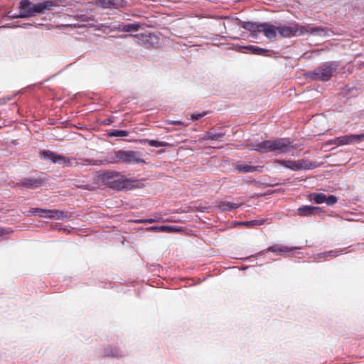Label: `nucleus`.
<instances>
[{"label":"nucleus","mask_w":364,"mask_h":364,"mask_svg":"<svg viewBox=\"0 0 364 364\" xmlns=\"http://www.w3.org/2000/svg\"><path fill=\"white\" fill-rule=\"evenodd\" d=\"M58 4L56 1L53 0H46L43 2L36 4L31 6V8L27 11H20V16L21 17H30L33 16L37 14L44 13L46 11L51 10L53 7L57 6Z\"/></svg>","instance_id":"423d86ee"},{"label":"nucleus","mask_w":364,"mask_h":364,"mask_svg":"<svg viewBox=\"0 0 364 364\" xmlns=\"http://www.w3.org/2000/svg\"><path fill=\"white\" fill-rule=\"evenodd\" d=\"M8 232H9V231H8L7 230L0 228V237L3 236L5 233Z\"/></svg>","instance_id":"58836bf2"},{"label":"nucleus","mask_w":364,"mask_h":364,"mask_svg":"<svg viewBox=\"0 0 364 364\" xmlns=\"http://www.w3.org/2000/svg\"><path fill=\"white\" fill-rule=\"evenodd\" d=\"M20 16V13L18 15L11 14L10 12L8 13V17L11 18H22L21 16Z\"/></svg>","instance_id":"4c0bfd02"},{"label":"nucleus","mask_w":364,"mask_h":364,"mask_svg":"<svg viewBox=\"0 0 364 364\" xmlns=\"http://www.w3.org/2000/svg\"><path fill=\"white\" fill-rule=\"evenodd\" d=\"M321 208L316 206L302 205L296 210V214L301 217H311L320 214Z\"/></svg>","instance_id":"ddd939ff"},{"label":"nucleus","mask_w":364,"mask_h":364,"mask_svg":"<svg viewBox=\"0 0 364 364\" xmlns=\"http://www.w3.org/2000/svg\"><path fill=\"white\" fill-rule=\"evenodd\" d=\"M248 48L252 50L253 53L259 55H262L267 51V50L257 46H250Z\"/></svg>","instance_id":"c756f323"},{"label":"nucleus","mask_w":364,"mask_h":364,"mask_svg":"<svg viewBox=\"0 0 364 364\" xmlns=\"http://www.w3.org/2000/svg\"><path fill=\"white\" fill-rule=\"evenodd\" d=\"M274 164H279L294 171L299 170H310L316 167V165L311 161L304 159L298 161L277 159L274 161Z\"/></svg>","instance_id":"39448f33"},{"label":"nucleus","mask_w":364,"mask_h":364,"mask_svg":"<svg viewBox=\"0 0 364 364\" xmlns=\"http://www.w3.org/2000/svg\"><path fill=\"white\" fill-rule=\"evenodd\" d=\"M120 154L121 163H127L130 164L145 163L144 160L141 159V155L139 152L120 150Z\"/></svg>","instance_id":"1a4fd4ad"},{"label":"nucleus","mask_w":364,"mask_h":364,"mask_svg":"<svg viewBox=\"0 0 364 364\" xmlns=\"http://www.w3.org/2000/svg\"><path fill=\"white\" fill-rule=\"evenodd\" d=\"M338 255L339 252L331 250L322 253H318L314 256V259L316 262H321L323 260H326L328 257H336Z\"/></svg>","instance_id":"aec40b11"},{"label":"nucleus","mask_w":364,"mask_h":364,"mask_svg":"<svg viewBox=\"0 0 364 364\" xmlns=\"http://www.w3.org/2000/svg\"><path fill=\"white\" fill-rule=\"evenodd\" d=\"M142 28V24L139 23H127L124 24L122 28V32H132L137 31Z\"/></svg>","instance_id":"5701e85b"},{"label":"nucleus","mask_w":364,"mask_h":364,"mask_svg":"<svg viewBox=\"0 0 364 364\" xmlns=\"http://www.w3.org/2000/svg\"><path fill=\"white\" fill-rule=\"evenodd\" d=\"M235 168L237 171L242 173H250L254 171H259L261 167L260 166H250L247 164H238L235 166Z\"/></svg>","instance_id":"412c9836"},{"label":"nucleus","mask_w":364,"mask_h":364,"mask_svg":"<svg viewBox=\"0 0 364 364\" xmlns=\"http://www.w3.org/2000/svg\"><path fill=\"white\" fill-rule=\"evenodd\" d=\"M242 205V203H231L229 201H220L218 204V208L223 212L230 211L237 209Z\"/></svg>","instance_id":"f3484780"},{"label":"nucleus","mask_w":364,"mask_h":364,"mask_svg":"<svg viewBox=\"0 0 364 364\" xmlns=\"http://www.w3.org/2000/svg\"><path fill=\"white\" fill-rule=\"evenodd\" d=\"M29 213L33 215H38L41 218H63V213L58 210L43 209V208H31Z\"/></svg>","instance_id":"9d476101"},{"label":"nucleus","mask_w":364,"mask_h":364,"mask_svg":"<svg viewBox=\"0 0 364 364\" xmlns=\"http://www.w3.org/2000/svg\"><path fill=\"white\" fill-rule=\"evenodd\" d=\"M364 139V134H350L336 137L328 141V144H335L337 146H343L360 142Z\"/></svg>","instance_id":"6e6552de"},{"label":"nucleus","mask_w":364,"mask_h":364,"mask_svg":"<svg viewBox=\"0 0 364 364\" xmlns=\"http://www.w3.org/2000/svg\"><path fill=\"white\" fill-rule=\"evenodd\" d=\"M336 62H326L312 71L307 73L306 76L314 80L328 81L338 68Z\"/></svg>","instance_id":"20e7f679"},{"label":"nucleus","mask_w":364,"mask_h":364,"mask_svg":"<svg viewBox=\"0 0 364 364\" xmlns=\"http://www.w3.org/2000/svg\"><path fill=\"white\" fill-rule=\"evenodd\" d=\"M44 180L38 177H27L21 180L18 183V186L25 187L26 188H36L41 187L43 183Z\"/></svg>","instance_id":"f8f14e48"},{"label":"nucleus","mask_w":364,"mask_h":364,"mask_svg":"<svg viewBox=\"0 0 364 364\" xmlns=\"http://www.w3.org/2000/svg\"><path fill=\"white\" fill-rule=\"evenodd\" d=\"M124 26V23H120V24H118V25H116V26H113L112 27H109V31H122V28H123V26ZM107 28H108V26H106Z\"/></svg>","instance_id":"473e14b6"},{"label":"nucleus","mask_w":364,"mask_h":364,"mask_svg":"<svg viewBox=\"0 0 364 364\" xmlns=\"http://www.w3.org/2000/svg\"><path fill=\"white\" fill-rule=\"evenodd\" d=\"M278 33L284 38L300 36L305 34H311L316 36H326V30L320 26H311L310 25H300L296 22L290 23L287 26H277Z\"/></svg>","instance_id":"f257e3e1"},{"label":"nucleus","mask_w":364,"mask_h":364,"mask_svg":"<svg viewBox=\"0 0 364 364\" xmlns=\"http://www.w3.org/2000/svg\"><path fill=\"white\" fill-rule=\"evenodd\" d=\"M297 247H289L287 246H284V245H272L271 247H269L267 250V251H269V252H275V253H277V254H282V253H284V252H291L294 250H296Z\"/></svg>","instance_id":"a211bd4d"},{"label":"nucleus","mask_w":364,"mask_h":364,"mask_svg":"<svg viewBox=\"0 0 364 364\" xmlns=\"http://www.w3.org/2000/svg\"><path fill=\"white\" fill-rule=\"evenodd\" d=\"M96 4L105 9H119L124 7L127 1L124 0H96Z\"/></svg>","instance_id":"4468645a"},{"label":"nucleus","mask_w":364,"mask_h":364,"mask_svg":"<svg viewBox=\"0 0 364 364\" xmlns=\"http://www.w3.org/2000/svg\"><path fill=\"white\" fill-rule=\"evenodd\" d=\"M310 199L316 204L325 203L326 196L323 193H313L310 195Z\"/></svg>","instance_id":"4be33fe9"},{"label":"nucleus","mask_w":364,"mask_h":364,"mask_svg":"<svg viewBox=\"0 0 364 364\" xmlns=\"http://www.w3.org/2000/svg\"><path fill=\"white\" fill-rule=\"evenodd\" d=\"M171 228L170 226H160V227H151L149 228L150 230H166L167 229H171Z\"/></svg>","instance_id":"c9c22d12"},{"label":"nucleus","mask_w":364,"mask_h":364,"mask_svg":"<svg viewBox=\"0 0 364 364\" xmlns=\"http://www.w3.org/2000/svg\"><path fill=\"white\" fill-rule=\"evenodd\" d=\"M109 136H127L128 135V132L125 130H114L108 134Z\"/></svg>","instance_id":"cd10ccee"},{"label":"nucleus","mask_w":364,"mask_h":364,"mask_svg":"<svg viewBox=\"0 0 364 364\" xmlns=\"http://www.w3.org/2000/svg\"><path fill=\"white\" fill-rule=\"evenodd\" d=\"M41 157L45 160L50 161L58 164L63 167H68L73 165L74 159H68L62 155L56 154L50 151H43L41 152Z\"/></svg>","instance_id":"0eeeda50"},{"label":"nucleus","mask_w":364,"mask_h":364,"mask_svg":"<svg viewBox=\"0 0 364 364\" xmlns=\"http://www.w3.org/2000/svg\"><path fill=\"white\" fill-rule=\"evenodd\" d=\"M224 136V132H208L201 139L203 140H217L218 138Z\"/></svg>","instance_id":"b1692460"},{"label":"nucleus","mask_w":364,"mask_h":364,"mask_svg":"<svg viewBox=\"0 0 364 364\" xmlns=\"http://www.w3.org/2000/svg\"><path fill=\"white\" fill-rule=\"evenodd\" d=\"M237 21H239V25L243 28L244 29H246L247 31H250L252 33V36H255L257 33H259V24L261 23H255V22H251V21H242L239 20L238 18H235Z\"/></svg>","instance_id":"dca6fc26"},{"label":"nucleus","mask_w":364,"mask_h":364,"mask_svg":"<svg viewBox=\"0 0 364 364\" xmlns=\"http://www.w3.org/2000/svg\"><path fill=\"white\" fill-rule=\"evenodd\" d=\"M31 4L28 0H23L21 1V7L23 11H27L29 8L31 7Z\"/></svg>","instance_id":"2f4dec72"},{"label":"nucleus","mask_w":364,"mask_h":364,"mask_svg":"<svg viewBox=\"0 0 364 364\" xmlns=\"http://www.w3.org/2000/svg\"><path fill=\"white\" fill-rule=\"evenodd\" d=\"M31 26H33V24L28 23H23V24L19 25V26H16V25H13V26L5 25V26H3L2 27L3 28L21 27V28H28Z\"/></svg>","instance_id":"72a5a7b5"},{"label":"nucleus","mask_w":364,"mask_h":364,"mask_svg":"<svg viewBox=\"0 0 364 364\" xmlns=\"http://www.w3.org/2000/svg\"><path fill=\"white\" fill-rule=\"evenodd\" d=\"M147 144L154 147H164L168 145V144L165 141H160L154 139H147Z\"/></svg>","instance_id":"bb28decb"},{"label":"nucleus","mask_w":364,"mask_h":364,"mask_svg":"<svg viewBox=\"0 0 364 364\" xmlns=\"http://www.w3.org/2000/svg\"><path fill=\"white\" fill-rule=\"evenodd\" d=\"M165 122L168 124L181 125L183 127H187L188 125L184 122L180 120H166Z\"/></svg>","instance_id":"7c9ffc66"},{"label":"nucleus","mask_w":364,"mask_h":364,"mask_svg":"<svg viewBox=\"0 0 364 364\" xmlns=\"http://www.w3.org/2000/svg\"><path fill=\"white\" fill-rule=\"evenodd\" d=\"M205 115V112L202 113H193L191 115L192 120H198Z\"/></svg>","instance_id":"f704fd0d"},{"label":"nucleus","mask_w":364,"mask_h":364,"mask_svg":"<svg viewBox=\"0 0 364 364\" xmlns=\"http://www.w3.org/2000/svg\"><path fill=\"white\" fill-rule=\"evenodd\" d=\"M101 181L110 188L121 191L130 186V180L124 175L114 171H103L100 174Z\"/></svg>","instance_id":"7ed1b4c3"},{"label":"nucleus","mask_w":364,"mask_h":364,"mask_svg":"<svg viewBox=\"0 0 364 364\" xmlns=\"http://www.w3.org/2000/svg\"><path fill=\"white\" fill-rule=\"evenodd\" d=\"M102 355L118 358L122 355V353L119 348L108 346L103 349Z\"/></svg>","instance_id":"6ab92c4d"},{"label":"nucleus","mask_w":364,"mask_h":364,"mask_svg":"<svg viewBox=\"0 0 364 364\" xmlns=\"http://www.w3.org/2000/svg\"><path fill=\"white\" fill-rule=\"evenodd\" d=\"M127 36H134L135 38H137L139 40H141L144 43H148L149 39L151 38L153 36L152 34L146 35L144 33L141 34H136V35H125L123 36V38H127Z\"/></svg>","instance_id":"a878e982"},{"label":"nucleus","mask_w":364,"mask_h":364,"mask_svg":"<svg viewBox=\"0 0 364 364\" xmlns=\"http://www.w3.org/2000/svg\"><path fill=\"white\" fill-rule=\"evenodd\" d=\"M265 219H260L240 222L239 224L245 226H258L263 225Z\"/></svg>","instance_id":"393cba45"},{"label":"nucleus","mask_w":364,"mask_h":364,"mask_svg":"<svg viewBox=\"0 0 364 364\" xmlns=\"http://www.w3.org/2000/svg\"><path fill=\"white\" fill-rule=\"evenodd\" d=\"M154 221V220L153 219L136 220L137 223H152Z\"/></svg>","instance_id":"e433bc0d"},{"label":"nucleus","mask_w":364,"mask_h":364,"mask_svg":"<svg viewBox=\"0 0 364 364\" xmlns=\"http://www.w3.org/2000/svg\"><path fill=\"white\" fill-rule=\"evenodd\" d=\"M337 201H338L337 198L333 195H331V196H328V197L326 196L325 203L327 204L328 205H334L335 203H336Z\"/></svg>","instance_id":"c85d7f7f"},{"label":"nucleus","mask_w":364,"mask_h":364,"mask_svg":"<svg viewBox=\"0 0 364 364\" xmlns=\"http://www.w3.org/2000/svg\"><path fill=\"white\" fill-rule=\"evenodd\" d=\"M90 164L97 166L102 164H120L121 163V154L120 150L108 153L104 159L100 161H95L92 162L91 160H86Z\"/></svg>","instance_id":"9b49d317"},{"label":"nucleus","mask_w":364,"mask_h":364,"mask_svg":"<svg viewBox=\"0 0 364 364\" xmlns=\"http://www.w3.org/2000/svg\"><path fill=\"white\" fill-rule=\"evenodd\" d=\"M294 149L292 141L289 138H279L275 140H265L252 145V150L258 152H274L275 155L287 154Z\"/></svg>","instance_id":"f03ea898"},{"label":"nucleus","mask_w":364,"mask_h":364,"mask_svg":"<svg viewBox=\"0 0 364 364\" xmlns=\"http://www.w3.org/2000/svg\"><path fill=\"white\" fill-rule=\"evenodd\" d=\"M259 26V33H264V36L269 39L276 38L277 32H278L277 26L269 23H261Z\"/></svg>","instance_id":"2eb2a0df"}]
</instances>
